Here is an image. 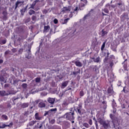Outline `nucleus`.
Instances as JSON below:
<instances>
[{"mask_svg":"<svg viewBox=\"0 0 129 129\" xmlns=\"http://www.w3.org/2000/svg\"><path fill=\"white\" fill-rule=\"evenodd\" d=\"M105 35H107V31H104V29H103L102 30V36L104 37Z\"/></svg>","mask_w":129,"mask_h":129,"instance_id":"nucleus-25","label":"nucleus"},{"mask_svg":"<svg viewBox=\"0 0 129 129\" xmlns=\"http://www.w3.org/2000/svg\"><path fill=\"white\" fill-rule=\"evenodd\" d=\"M98 122H99V123H100V124H103V122H104V121H103V120L101 118H99L98 119Z\"/></svg>","mask_w":129,"mask_h":129,"instance_id":"nucleus-31","label":"nucleus"},{"mask_svg":"<svg viewBox=\"0 0 129 129\" xmlns=\"http://www.w3.org/2000/svg\"><path fill=\"white\" fill-rule=\"evenodd\" d=\"M31 21V19L30 18H28L27 20H26V23H28L29 22H30Z\"/></svg>","mask_w":129,"mask_h":129,"instance_id":"nucleus-58","label":"nucleus"},{"mask_svg":"<svg viewBox=\"0 0 129 129\" xmlns=\"http://www.w3.org/2000/svg\"><path fill=\"white\" fill-rule=\"evenodd\" d=\"M62 12H70V9H69L68 7H64L62 9Z\"/></svg>","mask_w":129,"mask_h":129,"instance_id":"nucleus-20","label":"nucleus"},{"mask_svg":"<svg viewBox=\"0 0 129 129\" xmlns=\"http://www.w3.org/2000/svg\"><path fill=\"white\" fill-rule=\"evenodd\" d=\"M33 3L36 5L37 3H39V0H35L34 2H33Z\"/></svg>","mask_w":129,"mask_h":129,"instance_id":"nucleus-56","label":"nucleus"},{"mask_svg":"<svg viewBox=\"0 0 129 129\" xmlns=\"http://www.w3.org/2000/svg\"><path fill=\"white\" fill-rule=\"evenodd\" d=\"M3 15H4L3 19L4 20H6L7 19V16L8 15V12H7V11H3Z\"/></svg>","mask_w":129,"mask_h":129,"instance_id":"nucleus-15","label":"nucleus"},{"mask_svg":"<svg viewBox=\"0 0 129 129\" xmlns=\"http://www.w3.org/2000/svg\"><path fill=\"white\" fill-rule=\"evenodd\" d=\"M77 74H80V70H79L78 71H77V72H73L72 75H74L75 76H76Z\"/></svg>","mask_w":129,"mask_h":129,"instance_id":"nucleus-26","label":"nucleus"},{"mask_svg":"<svg viewBox=\"0 0 129 129\" xmlns=\"http://www.w3.org/2000/svg\"><path fill=\"white\" fill-rule=\"evenodd\" d=\"M7 43V40H2L0 44L1 45H5V44H6Z\"/></svg>","mask_w":129,"mask_h":129,"instance_id":"nucleus-34","label":"nucleus"},{"mask_svg":"<svg viewBox=\"0 0 129 129\" xmlns=\"http://www.w3.org/2000/svg\"><path fill=\"white\" fill-rule=\"evenodd\" d=\"M2 117L3 119H5V120H8V119L9 118L8 117V116H7V115H5V114L2 115Z\"/></svg>","mask_w":129,"mask_h":129,"instance_id":"nucleus-27","label":"nucleus"},{"mask_svg":"<svg viewBox=\"0 0 129 129\" xmlns=\"http://www.w3.org/2000/svg\"><path fill=\"white\" fill-rule=\"evenodd\" d=\"M102 104L104 105L103 108H104V109H106V102H105V101L102 102Z\"/></svg>","mask_w":129,"mask_h":129,"instance_id":"nucleus-28","label":"nucleus"},{"mask_svg":"<svg viewBox=\"0 0 129 129\" xmlns=\"http://www.w3.org/2000/svg\"><path fill=\"white\" fill-rule=\"evenodd\" d=\"M35 81H36V82H37V83L40 82L41 81V78H36V79H35Z\"/></svg>","mask_w":129,"mask_h":129,"instance_id":"nucleus-36","label":"nucleus"},{"mask_svg":"<svg viewBox=\"0 0 129 129\" xmlns=\"http://www.w3.org/2000/svg\"><path fill=\"white\" fill-rule=\"evenodd\" d=\"M77 10H78V8H76L75 9V11H77Z\"/></svg>","mask_w":129,"mask_h":129,"instance_id":"nucleus-64","label":"nucleus"},{"mask_svg":"<svg viewBox=\"0 0 129 129\" xmlns=\"http://www.w3.org/2000/svg\"><path fill=\"white\" fill-rule=\"evenodd\" d=\"M93 71H95V72H96V71H97V66H94L93 68Z\"/></svg>","mask_w":129,"mask_h":129,"instance_id":"nucleus-37","label":"nucleus"},{"mask_svg":"<svg viewBox=\"0 0 129 129\" xmlns=\"http://www.w3.org/2000/svg\"><path fill=\"white\" fill-rule=\"evenodd\" d=\"M32 109H33V106L31 107L30 109H28L27 111L25 112L24 115L27 116V115H29V113H32V112H33V111H30V110H32Z\"/></svg>","mask_w":129,"mask_h":129,"instance_id":"nucleus-6","label":"nucleus"},{"mask_svg":"<svg viewBox=\"0 0 129 129\" xmlns=\"http://www.w3.org/2000/svg\"><path fill=\"white\" fill-rule=\"evenodd\" d=\"M35 119L37 120H41L42 119V117L39 116V113H36L35 114Z\"/></svg>","mask_w":129,"mask_h":129,"instance_id":"nucleus-14","label":"nucleus"},{"mask_svg":"<svg viewBox=\"0 0 129 129\" xmlns=\"http://www.w3.org/2000/svg\"><path fill=\"white\" fill-rule=\"evenodd\" d=\"M53 23L54 24H58V20L57 19H55L54 20H53Z\"/></svg>","mask_w":129,"mask_h":129,"instance_id":"nucleus-45","label":"nucleus"},{"mask_svg":"<svg viewBox=\"0 0 129 129\" xmlns=\"http://www.w3.org/2000/svg\"><path fill=\"white\" fill-rule=\"evenodd\" d=\"M110 58H111V59H114V56L113 55H111Z\"/></svg>","mask_w":129,"mask_h":129,"instance_id":"nucleus-60","label":"nucleus"},{"mask_svg":"<svg viewBox=\"0 0 129 129\" xmlns=\"http://www.w3.org/2000/svg\"><path fill=\"white\" fill-rule=\"evenodd\" d=\"M28 106H29V104L28 103H24L21 104L22 108H26V107H28Z\"/></svg>","mask_w":129,"mask_h":129,"instance_id":"nucleus-19","label":"nucleus"},{"mask_svg":"<svg viewBox=\"0 0 129 129\" xmlns=\"http://www.w3.org/2000/svg\"><path fill=\"white\" fill-rule=\"evenodd\" d=\"M112 105H113V106H115V105H116V103H115V102H113Z\"/></svg>","mask_w":129,"mask_h":129,"instance_id":"nucleus-57","label":"nucleus"},{"mask_svg":"<svg viewBox=\"0 0 129 129\" xmlns=\"http://www.w3.org/2000/svg\"><path fill=\"white\" fill-rule=\"evenodd\" d=\"M36 122H37L36 121H31L29 122L28 125H29V126H33V125H34L35 123H36Z\"/></svg>","mask_w":129,"mask_h":129,"instance_id":"nucleus-16","label":"nucleus"},{"mask_svg":"<svg viewBox=\"0 0 129 129\" xmlns=\"http://www.w3.org/2000/svg\"><path fill=\"white\" fill-rule=\"evenodd\" d=\"M23 51H24V49L23 48H20L18 51L19 54H22V53H23Z\"/></svg>","mask_w":129,"mask_h":129,"instance_id":"nucleus-41","label":"nucleus"},{"mask_svg":"<svg viewBox=\"0 0 129 129\" xmlns=\"http://www.w3.org/2000/svg\"><path fill=\"white\" fill-rule=\"evenodd\" d=\"M9 53H10V51L7 50V51L5 52V55H8V54H9Z\"/></svg>","mask_w":129,"mask_h":129,"instance_id":"nucleus-52","label":"nucleus"},{"mask_svg":"<svg viewBox=\"0 0 129 129\" xmlns=\"http://www.w3.org/2000/svg\"><path fill=\"white\" fill-rule=\"evenodd\" d=\"M72 123H74V121H72Z\"/></svg>","mask_w":129,"mask_h":129,"instance_id":"nucleus-63","label":"nucleus"},{"mask_svg":"<svg viewBox=\"0 0 129 129\" xmlns=\"http://www.w3.org/2000/svg\"><path fill=\"white\" fill-rule=\"evenodd\" d=\"M104 13H105L106 14H108V13H109V11L108 10V9H106V8H105L104 10H103Z\"/></svg>","mask_w":129,"mask_h":129,"instance_id":"nucleus-39","label":"nucleus"},{"mask_svg":"<svg viewBox=\"0 0 129 129\" xmlns=\"http://www.w3.org/2000/svg\"><path fill=\"white\" fill-rule=\"evenodd\" d=\"M27 9H28V6H27L25 9H22L21 10V13L22 14V15H24V14H25V12H26V10H27Z\"/></svg>","mask_w":129,"mask_h":129,"instance_id":"nucleus-23","label":"nucleus"},{"mask_svg":"<svg viewBox=\"0 0 129 129\" xmlns=\"http://www.w3.org/2000/svg\"><path fill=\"white\" fill-rule=\"evenodd\" d=\"M36 6L35 3H34V2L32 3V4L31 5L30 9H34L35 6Z\"/></svg>","mask_w":129,"mask_h":129,"instance_id":"nucleus-32","label":"nucleus"},{"mask_svg":"<svg viewBox=\"0 0 129 129\" xmlns=\"http://www.w3.org/2000/svg\"><path fill=\"white\" fill-rule=\"evenodd\" d=\"M83 126H85V127H86V128H89V127H90L89 124L86 122L83 123Z\"/></svg>","mask_w":129,"mask_h":129,"instance_id":"nucleus-21","label":"nucleus"},{"mask_svg":"<svg viewBox=\"0 0 129 129\" xmlns=\"http://www.w3.org/2000/svg\"><path fill=\"white\" fill-rule=\"evenodd\" d=\"M50 123H51V124H54V123H55V119H51L50 121Z\"/></svg>","mask_w":129,"mask_h":129,"instance_id":"nucleus-44","label":"nucleus"},{"mask_svg":"<svg viewBox=\"0 0 129 129\" xmlns=\"http://www.w3.org/2000/svg\"><path fill=\"white\" fill-rule=\"evenodd\" d=\"M69 20H70V19H69V18H67V19H64L63 20V22L62 24H67V23H68V21H69Z\"/></svg>","mask_w":129,"mask_h":129,"instance_id":"nucleus-30","label":"nucleus"},{"mask_svg":"<svg viewBox=\"0 0 129 129\" xmlns=\"http://www.w3.org/2000/svg\"><path fill=\"white\" fill-rule=\"evenodd\" d=\"M12 51L13 53H16V52H17V48H13Z\"/></svg>","mask_w":129,"mask_h":129,"instance_id":"nucleus-47","label":"nucleus"},{"mask_svg":"<svg viewBox=\"0 0 129 129\" xmlns=\"http://www.w3.org/2000/svg\"><path fill=\"white\" fill-rule=\"evenodd\" d=\"M89 124L90 125H92V120L91 119L89 120Z\"/></svg>","mask_w":129,"mask_h":129,"instance_id":"nucleus-48","label":"nucleus"},{"mask_svg":"<svg viewBox=\"0 0 129 129\" xmlns=\"http://www.w3.org/2000/svg\"><path fill=\"white\" fill-rule=\"evenodd\" d=\"M50 26H44L43 29V33H48L49 32V30H50Z\"/></svg>","mask_w":129,"mask_h":129,"instance_id":"nucleus-7","label":"nucleus"},{"mask_svg":"<svg viewBox=\"0 0 129 129\" xmlns=\"http://www.w3.org/2000/svg\"><path fill=\"white\" fill-rule=\"evenodd\" d=\"M48 102L51 104H53L54 102H55V98H49Z\"/></svg>","mask_w":129,"mask_h":129,"instance_id":"nucleus-12","label":"nucleus"},{"mask_svg":"<svg viewBox=\"0 0 129 129\" xmlns=\"http://www.w3.org/2000/svg\"><path fill=\"white\" fill-rule=\"evenodd\" d=\"M43 14H44L45 15H46V14H47L48 13V10H43V11H42Z\"/></svg>","mask_w":129,"mask_h":129,"instance_id":"nucleus-46","label":"nucleus"},{"mask_svg":"<svg viewBox=\"0 0 129 129\" xmlns=\"http://www.w3.org/2000/svg\"><path fill=\"white\" fill-rule=\"evenodd\" d=\"M75 63L78 67H82V64L80 61H75Z\"/></svg>","mask_w":129,"mask_h":129,"instance_id":"nucleus-18","label":"nucleus"},{"mask_svg":"<svg viewBox=\"0 0 129 129\" xmlns=\"http://www.w3.org/2000/svg\"><path fill=\"white\" fill-rule=\"evenodd\" d=\"M73 98L70 97L68 98V99L64 100L63 101L62 105H64V106H67L69 104V103H74V102H75V101L73 100Z\"/></svg>","mask_w":129,"mask_h":129,"instance_id":"nucleus-1","label":"nucleus"},{"mask_svg":"<svg viewBox=\"0 0 129 129\" xmlns=\"http://www.w3.org/2000/svg\"><path fill=\"white\" fill-rule=\"evenodd\" d=\"M13 126V122H11V123H10V124L9 125L8 124H6L3 122H2L0 123V128H5V127H10L11 126Z\"/></svg>","mask_w":129,"mask_h":129,"instance_id":"nucleus-3","label":"nucleus"},{"mask_svg":"<svg viewBox=\"0 0 129 129\" xmlns=\"http://www.w3.org/2000/svg\"><path fill=\"white\" fill-rule=\"evenodd\" d=\"M121 5H122V4L121 3H118V6H121Z\"/></svg>","mask_w":129,"mask_h":129,"instance_id":"nucleus-62","label":"nucleus"},{"mask_svg":"<svg viewBox=\"0 0 129 129\" xmlns=\"http://www.w3.org/2000/svg\"><path fill=\"white\" fill-rule=\"evenodd\" d=\"M41 96H46L47 95V93L45 92H43L41 93Z\"/></svg>","mask_w":129,"mask_h":129,"instance_id":"nucleus-40","label":"nucleus"},{"mask_svg":"<svg viewBox=\"0 0 129 129\" xmlns=\"http://www.w3.org/2000/svg\"><path fill=\"white\" fill-rule=\"evenodd\" d=\"M24 1H17L16 4H15V10H17L18 9V7H21V6H23V4H24Z\"/></svg>","mask_w":129,"mask_h":129,"instance_id":"nucleus-5","label":"nucleus"},{"mask_svg":"<svg viewBox=\"0 0 129 129\" xmlns=\"http://www.w3.org/2000/svg\"><path fill=\"white\" fill-rule=\"evenodd\" d=\"M102 16H103H103H107V15H106V14H104L103 12H102Z\"/></svg>","mask_w":129,"mask_h":129,"instance_id":"nucleus-61","label":"nucleus"},{"mask_svg":"<svg viewBox=\"0 0 129 129\" xmlns=\"http://www.w3.org/2000/svg\"><path fill=\"white\" fill-rule=\"evenodd\" d=\"M113 87H112V85H111V87L108 89V93H113Z\"/></svg>","mask_w":129,"mask_h":129,"instance_id":"nucleus-11","label":"nucleus"},{"mask_svg":"<svg viewBox=\"0 0 129 129\" xmlns=\"http://www.w3.org/2000/svg\"><path fill=\"white\" fill-rule=\"evenodd\" d=\"M9 95V93H7L6 91H0V96H6Z\"/></svg>","mask_w":129,"mask_h":129,"instance_id":"nucleus-8","label":"nucleus"},{"mask_svg":"<svg viewBox=\"0 0 129 129\" xmlns=\"http://www.w3.org/2000/svg\"><path fill=\"white\" fill-rule=\"evenodd\" d=\"M113 125L115 129H121V127H120L119 124L117 123V125H116L115 123H114V122H113Z\"/></svg>","mask_w":129,"mask_h":129,"instance_id":"nucleus-13","label":"nucleus"},{"mask_svg":"<svg viewBox=\"0 0 129 129\" xmlns=\"http://www.w3.org/2000/svg\"><path fill=\"white\" fill-rule=\"evenodd\" d=\"M93 60L94 62L95 63H98L99 62L100 58L99 57H97L96 58H95L94 57L93 58Z\"/></svg>","mask_w":129,"mask_h":129,"instance_id":"nucleus-22","label":"nucleus"},{"mask_svg":"<svg viewBox=\"0 0 129 129\" xmlns=\"http://www.w3.org/2000/svg\"><path fill=\"white\" fill-rule=\"evenodd\" d=\"M121 85V82L119 81L118 83V86H120Z\"/></svg>","mask_w":129,"mask_h":129,"instance_id":"nucleus-55","label":"nucleus"},{"mask_svg":"<svg viewBox=\"0 0 129 129\" xmlns=\"http://www.w3.org/2000/svg\"><path fill=\"white\" fill-rule=\"evenodd\" d=\"M43 126V123H40L39 126H38L39 128H41Z\"/></svg>","mask_w":129,"mask_h":129,"instance_id":"nucleus-54","label":"nucleus"},{"mask_svg":"<svg viewBox=\"0 0 129 129\" xmlns=\"http://www.w3.org/2000/svg\"><path fill=\"white\" fill-rule=\"evenodd\" d=\"M104 47H105V42H103V44L102 45L101 50V51H103V49H104Z\"/></svg>","mask_w":129,"mask_h":129,"instance_id":"nucleus-33","label":"nucleus"},{"mask_svg":"<svg viewBox=\"0 0 129 129\" xmlns=\"http://www.w3.org/2000/svg\"><path fill=\"white\" fill-rule=\"evenodd\" d=\"M66 118L69 120H74V112H69L66 114Z\"/></svg>","mask_w":129,"mask_h":129,"instance_id":"nucleus-2","label":"nucleus"},{"mask_svg":"<svg viewBox=\"0 0 129 129\" xmlns=\"http://www.w3.org/2000/svg\"><path fill=\"white\" fill-rule=\"evenodd\" d=\"M121 107L122 108H125V105H124V104H122V105H121Z\"/></svg>","mask_w":129,"mask_h":129,"instance_id":"nucleus-50","label":"nucleus"},{"mask_svg":"<svg viewBox=\"0 0 129 129\" xmlns=\"http://www.w3.org/2000/svg\"><path fill=\"white\" fill-rule=\"evenodd\" d=\"M27 84H22V87H23V88H24V89H25V88H27Z\"/></svg>","mask_w":129,"mask_h":129,"instance_id":"nucleus-42","label":"nucleus"},{"mask_svg":"<svg viewBox=\"0 0 129 129\" xmlns=\"http://www.w3.org/2000/svg\"><path fill=\"white\" fill-rule=\"evenodd\" d=\"M35 11L33 10H30L29 12V15H30V16H32V15H35Z\"/></svg>","mask_w":129,"mask_h":129,"instance_id":"nucleus-24","label":"nucleus"},{"mask_svg":"<svg viewBox=\"0 0 129 129\" xmlns=\"http://www.w3.org/2000/svg\"><path fill=\"white\" fill-rule=\"evenodd\" d=\"M32 21H36V20H37V17L35 15L32 16Z\"/></svg>","mask_w":129,"mask_h":129,"instance_id":"nucleus-38","label":"nucleus"},{"mask_svg":"<svg viewBox=\"0 0 129 129\" xmlns=\"http://www.w3.org/2000/svg\"><path fill=\"white\" fill-rule=\"evenodd\" d=\"M7 107L8 108H11V107H12V106H11V104L10 103H9L8 105H7Z\"/></svg>","mask_w":129,"mask_h":129,"instance_id":"nucleus-51","label":"nucleus"},{"mask_svg":"<svg viewBox=\"0 0 129 129\" xmlns=\"http://www.w3.org/2000/svg\"><path fill=\"white\" fill-rule=\"evenodd\" d=\"M52 111H57V108H53L50 109L49 111H45L44 114V116H46V115H49V114H52Z\"/></svg>","mask_w":129,"mask_h":129,"instance_id":"nucleus-4","label":"nucleus"},{"mask_svg":"<svg viewBox=\"0 0 129 129\" xmlns=\"http://www.w3.org/2000/svg\"><path fill=\"white\" fill-rule=\"evenodd\" d=\"M102 125H103L104 128H106V127H107L108 126V124H107L105 122H104Z\"/></svg>","mask_w":129,"mask_h":129,"instance_id":"nucleus-29","label":"nucleus"},{"mask_svg":"<svg viewBox=\"0 0 129 129\" xmlns=\"http://www.w3.org/2000/svg\"><path fill=\"white\" fill-rule=\"evenodd\" d=\"M82 108V106L81 104H79L78 107H77V110L78 111V113L79 114H82L81 113V109Z\"/></svg>","mask_w":129,"mask_h":129,"instance_id":"nucleus-10","label":"nucleus"},{"mask_svg":"<svg viewBox=\"0 0 129 129\" xmlns=\"http://www.w3.org/2000/svg\"><path fill=\"white\" fill-rule=\"evenodd\" d=\"M0 80H1V81H2L3 82H5V78H4V77H3V76L0 77Z\"/></svg>","mask_w":129,"mask_h":129,"instance_id":"nucleus-43","label":"nucleus"},{"mask_svg":"<svg viewBox=\"0 0 129 129\" xmlns=\"http://www.w3.org/2000/svg\"><path fill=\"white\" fill-rule=\"evenodd\" d=\"M68 81H66L65 82H63L62 84H61V88H62V89H64V88L65 87H66L67 86V85H68Z\"/></svg>","mask_w":129,"mask_h":129,"instance_id":"nucleus-9","label":"nucleus"},{"mask_svg":"<svg viewBox=\"0 0 129 129\" xmlns=\"http://www.w3.org/2000/svg\"><path fill=\"white\" fill-rule=\"evenodd\" d=\"M109 66H110V67H112V66H113V62H111L110 63Z\"/></svg>","mask_w":129,"mask_h":129,"instance_id":"nucleus-49","label":"nucleus"},{"mask_svg":"<svg viewBox=\"0 0 129 129\" xmlns=\"http://www.w3.org/2000/svg\"><path fill=\"white\" fill-rule=\"evenodd\" d=\"M84 95V92L83 91V90L81 91L80 92V96L82 97V96H83Z\"/></svg>","mask_w":129,"mask_h":129,"instance_id":"nucleus-35","label":"nucleus"},{"mask_svg":"<svg viewBox=\"0 0 129 129\" xmlns=\"http://www.w3.org/2000/svg\"><path fill=\"white\" fill-rule=\"evenodd\" d=\"M4 63V60L3 59H0V64Z\"/></svg>","mask_w":129,"mask_h":129,"instance_id":"nucleus-59","label":"nucleus"},{"mask_svg":"<svg viewBox=\"0 0 129 129\" xmlns=\"http://www.w3.org/2000/svg\"><path fill=\"white\" fill-rule=\"evenodd\" d=\"M9 84H6L5 85V88H7V87H9Z\"/></svg>","mask_w":129,"mask_h":129,"instance_id":"nucleus-53","label":"nucleus"},{"mask_svg":"<svg viewBox=\"0 0 129 129\" xmlns=\"http://www.w3.org/2000/svg\"><path fill=\"white\" fill-rule=\"evenodd\" d=\"M38 106L39 107H40L41 108H42L43 107H45V106H46V104H45V103L40 102L39 103Z\"/></svg>","mask_w":129,"mask_h":129,"instance_id":"nucleus-17","label":"nucleus"}]
</instances>
